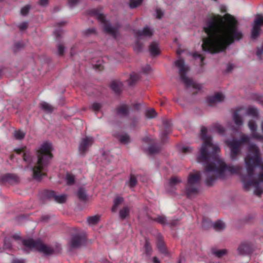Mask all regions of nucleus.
<instances>
[{"mask_svg":"<svg viewBox=\"0 0 263 263\" xmlns=\"http://www.w3.org/2000/svg\"><path fill=\"white\" fill-rule=\"evenodd\" d=\"M241 109V108H237L233 113V120L236 125L238 126H240L242 125L243 124V121L240 117V116L239 115V112L240 111Z\"/></svg>","mask_w":263,"mask_h":263,"instance_id":"aec40b11","label":"nucleus"},{"mask_svg":"<svg viewBox=\"0 0 263 263\" xmlns=\"http://www.w3.org/2000/svg\"><path fill=\"white\" fill-rule=\"evenodd\" d=\"M224 96L221 93H217L214 96L210 97L208 99V103L210 106H213L216 102H220L224 99Z\"/></svg>","mask_w":263,"mask_h":263,"instance_id":"a211bd4d","label":"nucleus"},{"mask_svg":"<svg viewBox=\"0 0 263 263\" xmlns=\"http://www.w3.org/2000/svg\"><path fill=\"white\" fill-rule=\"evenodd\" d=\"M191 147L189 146L183 147L182 148V152L184 154H187L191 151Z\"/></svg>","mask_w":263,"mask_h":263,"instance_id":"680f3d73","label":"nucleus"},{"mask_svg":"<svg viewBox=\"0 0 263 263\" xmlns=\"http://www.w3.org/2000/svg\"><path fill=\"white\" fill-rule=\"evenodd\" d=\"M40 107L44 111L48 113L51 112L53 110L52 106L45 102L41 103Z\"/></svg>","mask_w":263,"mask_h":263,"instance_id":"c756f323","label":"nucleus"},{"mask_svg":"<svg viewBox=\"0 0 263 263\" xmlns=\"http://www.w3.org/2000/svg\"><path fill=\"white\" fill-rule=\"evenodd\" d=\"M163 125L164 126V130L162 134L163 137L162 138V140L164 141V138L166 137V135L171 130V125L170 122L167 120H165L163 121Z\"/></svg>","mask_w":263,"mask_h":263,"instance_id":"bb28decb","label":"nucleus"},{"mask_svg":"<svg viewBox=\"0 0 263 263\" xmlns=\"http://www.w3.org/2000/svg\"><path fill=\"white\" fill-rule=\"evenodd\" d=\"M233 64L229 63L227 66L226 71L227 72H230L233 69Z\"/></svg>","mask_w":263,"mask_h":263,"instance_id":"69168bd1","label":"nucleus"},{"mask_svg":"<svg viewBox=\"0 0 263 263\" xmlns=\"http://www.w3.org/2000/svg\"><path fill=\"white\" fill-rule=\"evenodd\" d=\"M140 39L137 38V41L134 47L135 50L137 52L141 51L143 48V44L140 42Z\"/></svg>","mask_w":263,"mask_h":263,"instance_id":"a18cd8bd","label":"nucleus"},{"mask_svg":"<svg viewBox=\"0 0 263 263\" xmlns=\"http://www.w3.org/2000/svg\"><path fill=\"white\" fill-rule=\"evenodd\" d=\"M179 223V220L178 219H172L170 220L169 222H168V224H170L171 226L174 227L177 226Z\"/></svg>","mask_w":263,"mask_h":263,"instance_id":"bf43d9fd","label":"nucleus"},{"mask_svg":"<svg viewBox=\"0 0 263 263\" xmlns=\"http://www.w3.org/2000/svg\"><path fill=\"white\" fill-rule=\"evenodd\" d=\"M160 149V147L159 146L154 144V145H151L148 147V153L150 154H154L155 153H158L159 152Z\"/></svg>","mask_w":263,"mask_h":263,"instance_id":"58836bf2","label":"nucleus"},{"mask_svg":"<svg viewBox=\"0 0 263 263\" xmlns=\"http://www.w3.org/2000/svg\"><path fill=\"white\" fill-rule=\"evenodd\" d=\"M212 253L218 258H221L223 255L227 253V250L226 249H222L217 250L216 249H212Z\"/></svg>","mask_w":263,"mask_h":263,"instance_id":"f704fd0d","label":"nucleus"},{"mask_svg":"<svg viewBox=\"0 0 263 263\" xmlns=\"http://www.w3.org/2000/svg\"><path fill=\"white\" fill-rule=\"evenodd\" d=\"M12 263H24L23 259H14Z\"/></svg>","mask_w":263,"mask_h":263,"instance_id":"774afa93","label":"nucleus"},{"mask_svg":"<svg viewBox=\"0 0 263 263\" xmlns=\"http://www.w3.org/2000/svg\"><path fill=\"white\" fill-rule=\"evenodd\" d=\"M22 243L25 247L24 250L27 253L32 249L36 250L45 255H50L54 252L53 249L43 244L40 240H34L31 238L24 239Z\"/></svg>","mask_w":263,"mask_h":263,"instance_id":"423d86ee","label":"nucleus"},{"mask_svg":"<svg viewBox=\"0 0 263 263\" xmlns=\"http://www.w3.org/2000/svg\"><path fill=\"white\" fill-rule=\"evenodd\" d=\"M253 25L258 26L260 28L261 26H263V15L260 14L257 15L254 21Z\"/></svg>","mask_w":263,"mask_h":263,"instance_id":"4c0bfd02","label":"nucleus"},{"mask_svg":"<svg viewBox=\"0 0 263 263\" xmlns=\"http://www.w3.org/2000/svg\"><path fill=\"white\" fill-rule=\"evenodd\" d=\"M14 151L17 154L23 153V159L28 165H30L33 162V157L31 155L29 151H26V147L24 146L22 148L14 149Z\"/></svg>","mask_w":263,"mask_h":263,"instance_id":"ddd939ff","label":"nucleus"},{"mask_svg":"<svg viewBox=\"0 0 263 263\" xmlns=\"http://www.w3.org/2000/svg\"><path fill=\"white\" fill-rule=\"evenodd\" d=\"M43 196L48 199H53L59 203H63L66 200V196L65 195H57L55 192L50 190H45L43 193Z\"/></svg>","mask_w":263,"mask_h":263,"instance_id":"9d476101","label":"nucleus"},{"mask_svg":"<svg viewBox=\"0 0 263 263\" xmlns=\"http://www.w3.org/2000/svg\"><path fill=\"white\" fill-rule=\"evenodd\" d=\"M157 240V247L159 251L163 254H167V250L164 242L163 236L160 234H158Z\"/></svg>","mask_w":263,"mask_h":263,"instance_id":"dca6fc26","label":"nucleus"},{"mask_svg":"<svg viewBox=\"0 0 263 263\" xmlns=\"http://www.w3.org/2000/svg\"><path fill=\"white\" fill-rule=\"evenodd\" d=\"M249 154L245 158L247 174L241 175V180L246 190L251 186L255 187L254 194L260 197L263 193V173L258 175L256 180L254 176L255 168L257 167L262 159L260 149L255 144H250L248 147Z\"/></svg>","mask_w":263,"mask_h":263,"instance_id":"7ed1b4c3","label":"nucleus"},{"mask_svg":"<svg viewBox=\"0 0 263 263\" xmlns=\"http://www.w3.org/2000/svg\"><path fill=\"white\" fill-rule=\"evenodd\" d=\"M144 249L145 254L147 256H149L152 253L153 249L149 242L147 239L145 240Z\"/></svg>","mask_w":263,"mask_h":263,"instance_id":"72a5a7b5","label":"nucleus"},{"mask_svg":"<svg viewBox=\"0 0 263 263\" xmlns=\"http://www.w3.org/2000/svg\"><path fill=\"white\" fill-rule=\"evenodd\" d=\"M130 209L128 206H125L119 211V216L121 219L124 220L129 216Z\"/></svg>","mask_w":263,"mask_h":263,"instance_id":"412c9836","label":"nucleus"},{"mask_svg":"<svg viewBox=\"0 0 263 263\" xmlns=\"http://www.w3.org/2000/svg\"><path fill=\"white\" fill-rule=\"evenodd\" d=\"M65 179L66 180L67 184L71 185L74 184L75 181V177L73 175L70 173H67L66 175Z\"/></svg>","mask_w":263,"mask_h":263,"instance_id":"c9c22d12","label":"nucleus"},{"mask_svg":"<svg viewBox=\"0 0 263 263\" xmlns=\"http://www.w3.org/2000/svg\"><path fill=\"white\" fill-rule=\"evenodd\" d=\"M237 251L240 255H247L252 252V246L249 242H242L238 246Z\"/></svg>","mask_w":263,"mask_h":263,"instance_id":"4468645a","label":"nucleus"},{"mask_svg":"<svg viewBox=\"0 0 263 263\" xmlns=\"http://www.w3.org/2000/svg\"><path fill=\"white\" fill-rule=\"evenodd\" d=\"M137 179L136 177L133 174L130 175V178L128 182H126L130 188L134 187L137 184Z\"/></svg>","mask_w":263,"mask_h":263,"instance_id":"473e14b6","label":"nucleus"},{"mask_svg":"<svg viewBox=\"0 0 263 263\" xmlns=\"http://www.w3.org/2000/svg\"><path fill=\"white\" fill-rule=\"evenodd\" d=\"M102 107V104L100 103L95 102L91 105V109L95 111H99Z\"/></svg>","mask_w":263,"mask_h":263,"instance_id":"8fccbe9b","label":"nucleus"},{"mask_svg":"<svg viewBox=\"0 0 263 263\" xmlns=\"http://www.w3.org/2000/svg\"><path fill=\"white\" fill-rule=\"evenodd\" d=\"M119 141L123 144H127L130 142V137L127 134L121 135L119 138Z\"/></svg>","mask_w":263,"mask_h":263,"instance_id":"e433bc0d","label":"nucleus"},{"mask_svg":"<svg viewBox=\"0 0 263 263\" xmlns=\"http://www.w3.org/2000/svg\"><path fill=\"white\" fill-rule=\"evenodd\" d=\"M247 115L251 116L253 117H257L258 112L256 108L254 107H250L247 110Z\"/></svg>","mask_w":263,"mask_h":263,"instance_id":"ea45409f","label":"nucleus"},{"mask_svg":"<svg viewBox=\"0 0 263 263\" xmlns=\"http://www.w3.org/2000/svg\"><path fill=\"white\" fill-rule=\"evenodd\" d=\"M17 179L16 176L11 174H6L1 178V181L2 182H9L11 180L16 181Z\"/></svg>","mask_w":263,"mask_h":263,"instance_id":"a878e982","label":"nucleus"},{"mask_svg":"<svg viewBox=\"0 0 263 263\" xmlns=\"http://www.w3.org/2000/svg\"><path fill=\"white\" fill-rule=\"evenodd\" d=\"M175 64L176 66L179 68V73L181 80L186 87H192L197 90L201 89V85L195 83L192 79L186 76V74L189 69L188 67L185 65L183 60L179 59L175 62Z\"/></svg>","mask_w":263,"mask_h":263,"instance_id":"0eeeda50","label":"nucleus"},{"mask_svg":"<svg viewBox=\"0 0 263 263\" xmlns=\"http://www.w3.org/2000/svg\"><path fill=\"white\" fill-rule=\"evenodd\" d=\"M25 136V134L21 130H16L14 133V136L17 140H22L24 139Z\"/></svg>","mask_w":263,"mask_h":263,"instance_id":"79ce46f5","label":"nucleus"},{"mask_svg":"<svg viewBox=\"0 0 263 263\" xmlns=\"http://www.w3.org/2000/svg\"><path fill=\"white\" fill-rule=\"evenodd\" d=\"M80 0H68V4L69 7H72L78 4Z\"/></svg>","mask_w":263,"mask_h":263,"instance_id":"4d7b16f0","label":"nucleus"},{"mask_svg":"<svg viewBox=\"0 0 263 263\" xmlns=\"http://www.w3.org/2000/svg\"><path fill=\"white\" fill-rule=\"evenodd\" d=\"M24 47V44L22 42H17L14 44V51L16 52L17 50H18L21 49V48H23Z\"/></svg>","mask_w":263,"mask_h":263,"instance_id":"5fc2aeb1","label":"nucleus"},{"mask_svg":"<svg viewBox=\"0 0 263 263\" xmlns=\"http://www.w3.org/2000/svg\"><path fill=\"white\" fill-rule=\"evenodd\" d=\"M20 30H24L28 27V23L27 22H23L19 25Z\"/></svg>","mask_w":263,"mask_h":263,"instance_id":"13d9d810","label":"nucleus"},{"mask_svg":"<svg viewBox=\"0 0 263 263\" xmlns=\"http://www.w3.org/2000/svg\"><path fill=\"white\" fill-rule=\"evenodd\" d=\"M122 84L117 81H113L110 84L111 89L117 94H119L121 91Z\"/></svg>","mask_w":263,"mask_h":263,"instance_id":"4be33fe9","label":"nucleus"},{"mask_svg":"<svg viewBox=\"0 0 263 263\" xmlns=\"http://www.w3.org/2000/svg\"><path fill=\"white\" fill-rule=\"evenodd\" d=\"M90 14L95 16L97 19L103 25L104 31L106 33L111 35L114 38H116L118 35V30L120 28V25L116 24L114 26L108 22L105 19V16L99 13L97 10L92 9L89 11Z\"/></svg>","mask_w":263,"mask_h":263,"instance_id":"6e6552de","label":"nucleus"},{"mask_svg":"<svg viewBox=\"0 0 263 263\" xmlns=\"http://www.w3.org/2000/svg\"><path fill=\"white\" fill-rule=\"evenodd\" d=\"M77 196L80 200L83 201H86L87 198L86 190L83 187H80L77 192Z\"/></svg>","mask_w":263,"mask_h":263,"instance_id":"393cba45","label":"nucleus"},{"mask_svg":"<svg viewBox=\"0 0 263 263\" xmlns=\"http://www.w3.org/2000/svg\"><path fill=\"white\" fill-rule=\"evenodd\" d=\"M48 0H40L39 4L42 6H45L48 4Z\"/></svg>","mask_w":263,"mask_h":263,"instance_id":"338daca9","label":"nucleus"},{"mask_svg":"<svg viewBox=\"0 0 263 263\" xmlns=\"http://www.w3.org/2000/svg\"><path fill=\"white\" fill-rule=\"evenodd\" d=\"M213 228L216 231H220L225 229V224L222 221L219 220L213 224Z\"/></svg>","mask_w":263,"mask_h":263,"instance_id":"2f4dec72","label":"nucleus"},{"mask_svg":"<svg viewBox=\"0 0 263 263\" xmlns=\"http://www.w3.org/2000/svg\"><path fill=\"white\" fill-rule=\"evenodd\" d=\"M207 129L202 127L201 129V139L203 143L197 157L198 162L206 164L204 174L206 177L205 184L208 186H212L218 178H223L224 172L228 171L232 174H239L242 167L240 165H228L222 160L217 158L216 153L219 147L214 145L211 136L207 135Z\"/></svg>","mask_w":263,"mask_h":263,"instance_id":"f03ea898","label":"nucleus"},{"mask_svg":"<svg viewBox=\"0 0 263 263\" xmlns=\"http://www.w3.org/2000/svg\"><path fill=\"white\" fill-rule=\"evenodd\" d=\"M182 182L180 178L177 176L171 177L168 182V185L170 187L173 188L175 185L179 184Z\"/></svg>","mask_w":263,"mask_h":263,"instance_id":"cd10ccee","label":"nucleus"},{"mask_svg":"<svg viewBox=\"0 0 263 263\" xmlns=\"http://www.w3.org/2000/svg\"><path fill=\"white\" fill-rule=\"evenodd\" d=\"M154 220L162 224H166L168 223L166 217L163 216H158L154 219Z\"/></svg>","mask_w":263,"mask_h":263,"instance_id":"37998d69","label":"nucleus"},{"mask_svg":"<svg viewBox=\"0 0 263 263\" xmlns=\"http://www.w3.org/2000/svg\"><path fill=\"white\" fill-rule=\"evenodd\" d=\"M123 198L121 197H117L114 201V205L112 208V211L113 212H116L118 206L122 203Z\"/></svg>","mask_w":263,"mask_h":263,"instance_id":"7c9ffc66","label":"nucleus"},{"mask_svg":"<svg viewBox=\"0 0 263 263\" xmlns=\"http://www.w3.org/2000/svg\"><path fill=\"white\" fill-rule=\"evenodd\" d=\"M215 127V128L217 129V132H218V133L220 134H223L224 133L225 129L222 126L219 124H216Z\"/></svg>","mask_w":263,"mask_h":263,"instance_id":"864d4df0","label":"nucleus"},{"mask_svg":"<svg viewBox=\"0 0 263 263\" xmlns=\"http://www.w3.org/2000/svg\"><path fill=\"white\" fill-rule=\"evenodd\" d=\"M223 18L219 15L209 18L203 30L208 37L203 39L202 50L211 53L224 51L235 41L240 40L243 36L238 30V22L232 15L226 14Z\"/></svg>","mask_w":263,"mask_h":263,"instance_id":"f257e3e1","label":"nucleus"},{"mask_svg":"<svg viewBox=\"0 0 263 263\" xmlns=\"http://www.w3.org/2000/svg\"><path fill=\"white\" fill-rule=\"evenodd\" d=\"M146 116L148 118H154L157 116V112L154 109H150L146 111Z\"/></svg>","mask_w":263,"mask_h":263,"instance_id":"c03bdc74","label":"nucleus"},{"mask_svg":"<svg viewBox=\"0 0 263 263\" xmlns=\"http://www.w3.org/2000/svg\"><path fill=\"white\" fill-rule=\"evenodd\" d=\"M4 247L5 249H9L12 247L11 239L5 238L4 241Z\"/></svg>","mask_w":263,"mask_h":263,"instance_id":"de8ad7c7","label":"nucleus"},{"mask_svg":"<svg viewBox=\"0 0 263 263\" xmlns=\"http://www.w3.org/2000/svg\"><path fill=\"white\" fill-rule=\"evenodd\" d=\"M143 0H130L129 6L131 8H135L140 5Z\"/></svg>","mask_w":263,"mask_h":263,"instance_id":"a19ab883","label":"nucleus"},{"mask_svg":"<svg viewBox=\"0 0 263 263\" xmlns=\"http://www.w3.org/2000/svg\"><path fill=\"white\" fill-rule=\"evenodd\" d=\"M139 75L137 73H133L130 74V81L129 82L130 85H133L139 79Z\"/></svg>","mask_w":263,"mask_h":263,"instance_id":"49530a36","label":"nucleus"},{"mask_svg":"<svg viewBox=\"0 0 263 263\" xmlns=\"http://www.w3.org/2000/svg\"><path fill=\"white\" fill-rule=\"evenodd\" d=\"M201 180V175L199 172L190 174L187 183L185 187L186 194L188 198L198 193V187Z\"/></svg>","mask_w":263,"mask_h":263,"instance_id":"1a4fd4ad","label":"nucleus"},{"mask_svg":"<svg viewBox=\"0 0 263 263\" xmlns=\"http://www.w3.org/2000/svg\"><path fill=\"white\" fill-rule=\"evenodd\" d=\"M86 241V238L83 234H76L72 236L70 245L71 248H77L82 245Z\"/></svg>","mask_w":263,"mask_h":263,"instance_id":"f8f14e48","label":"nucleus"},{"mask_svg":"<svg viewBox=\"0 0 263 263\" xmlns=\"http://www.w3.org/2000/svg\"><path fill=\"white\" fill-rule=\"evenodd\" d=\"M93 141V138L92 137H86L82 139L79 146L80 153L84 155L92 145Z\"/></svg>","mask_w":263,"mask_h":263,"instance_id":"9b49d317","label":"nucleus"},{"mask_svg":"<svg viewBox=\"0 0 263 263\" xmlns=\"http://www.w3.org/2000/svg\"><path fill=\"white\" fill-rule=\"evenodd\" d=\"M52 145L46 142L42 144L36 151L37 160L32 167L33 177L41 180L43 177L47 176V166L53 157L51 153Z\"/></svg>","mask_w":263,"mask_h":263,"instance_id":"20e7f679","label":"nucleus"},{"mask_svg":"<svg viewBox=\"0 0 263 263\" xmlns=\"http://www.w3.org/2000/svg\"><path fill=\"white\" fill-rule=\"evenodd\" d=\"M163 13L161 10H157V17L158 18H161L163 16Z\"/></svg>","mask_w":263,"mask_h":263,"instance_id":"0e129e2a","label":"nucleus"},{"mask_svg":"<svg viewBox=\"0 0 263 263\" xmlns=\"http://www.w3.org/2000/svg\"><path fill=\"white\" fill-rule=\"evenodd\" d=\"M100 219V216L96 215L92 216H89L87 218V221L90 225H95L98 223Z\"/></svg>","mask_w":263,"mask_h":263,"instance_id":"c85d7f7f","label":"nucleus"},{"mask_svg":"<svg viewBox=\"0 0 263 263\" xmlns=\"http://www.w3.org/2000/svg\"><path fill=\"white\" fill-rule=\"evenodd\" d=\"M58 54L60 55H62L64 54V47L62 44H59L58 46Z\"/></svg>","mask_w":263,"mask_h":263,"instance_id":"6e6d98bb","label":"nucleus"},{"mask_svg":"<svg viewBox=\"0 0 263 263\" xmlns=\"http://www.w3.org/2000/svg\"><path fill=\"white\" fill-rule=\"evenodd\" d=\"M149 50L151 54L156 56L159 54V49L158 44L156 42H153L149 46Z\"/></svg>","mask_w":263,"mask_h":263,"instance_id":"b1692460","label":"nucleus"},{"mask_svg":"<svg viewBox=\"0 0 263 263\" xmlns=\"http://www.w3.org/2000/svg\"><path fill=\"white\" fill-rule=\"evenodd\" d=\"M30 9V7L29 5H26L25 7H23L21 10V13L22 15H25L28 14L29 11Z\"/></svg>","mask_w":263,"mask_h":263,"instance_id":"3c124183","label":"nucleus"},{"mask_svg":"<svg viewBox=\"0 0 263 263\" xmlns=\"http://www.w3.org/2000/svg\"><path fill=\"white\" fill-rule=\"evenodd\" d=\"M135 34L137 38L141 39L142 36L151 37L153 32L148 26H145L142 30H139L136 31Z\"/></svg>","mask_w":263,"mask_h":263,"instance_id":"f3484780","label":"nucleus"},{"mask_svg":"<svg viewBox=\"0 0 263 263\" xmlns=\"http://www.w3.org/2000/svg\"><path fill=\"white\" fill-rule=\"evenodd\" d=\"M54 34L57 39L60 38L62 34V30L61 29H56L54 32Z\"/></svg>","mask_w":263,"mask_h":263,"instance_id":"052dcab7","label":"nucleus"},{"mask_svg":"<svg viewBox=\"0 0 263 263\" xmlns=\"http://www.w3.org/2000/svg\"><path fill=\"white\" fill-rule=\"evenodd\" d=\"M261 28L258 26L253 25V28L251 30V38L252 39L255 40L257 39L260 34Z\"/></svg>","mask_w":263,"mask_h":263,"instance_id":"5701e85b","label":"nucleus"},{"mask_svg":"<svg viewBox=\"0 0 263 263\" xmlns=\"http://www.w3.org/2000/svg\"><path fill=\"white\" fill-rule=\"evenodd\" d=\"M250 138L248 136H242L239 140L235 138L226 141L227 145L230 148V158L232 161H235L241 153L240 146L245 143H249Z\"/></svg>","mask_w":263,"mask_h":263,"instance_id":"39448f33","label":"nucleus"},{"mask_svg":"<svg viewBox=\"0 0 263 263\" xmlns=\"http://www.w3.org/2000/svg\"><path fill=\"white\" fill-rule=\"evenodd\" d=\"M193 57L195 59L199 58L200 60V66H202L204 65L203 61L204 60V57L201 54L198 52H195L193 54Z\"/></svg>","mask_w":263,"mask_h":263,"instance_id":"09e8293b","label":"nucleus"},{"mask_svg":"<svg viewBox=\"0 0 263 263\" xmlns=\"http://www.w3.org/2000/svg\"><path fill=\"white\" fill-rule=\"evenodd\" d=\"M116 112L119 116H126L128 115L129 108L127 105L122 104L117 107Z\"/></svg>","mask_w":263,"mask_h":263,"instance_id":"6ab92c4d","label":"nucleus"},{"mask_svg":"<svg viewBox=\"0 0 263 263\" xmlns=\"http://www.w3.org/2000/svg\"><path fill=\"white\" fill-rule=\"evenodd\" d=\"M93 67L96 70H98L99 71L102 70L104 68L103 66L101 64H96L93 65Z\"/></svg>","mask_w":263,"mask_h":263,"instance_id":"e2e57ef3","label":"nucleus"},{"mask_svg":"<svg viewBox=\"0 0 263 263\" xmlns=\"http://www.w3.org/2000/svg\"><path fill=\"white\" fill-rule=\"evenodd\" d=\"M248 126L252 132L253 137L256 139L263 141V135L257 132V125L255 121L253 120H250L248 123Z\"/></svg>","mask_w":263,"mask_h":263,"instance_id":"2eb2a0df","label":"nucleus"},{"mask_svg":"<svg viewBox=\"0 0 263 263\" xmlns=\"http://www.w3.org/2000/svg\"><path fill=\"white\" fill-rule=\"evenodd\" d=\"M85 35H89L92 34L96 33V30L94 28H88L84 31Z\"/></svg>","mask_w":263,"mask_h":263,"instance_id":"603ef678","label":"nucleus"}]
</instances>
